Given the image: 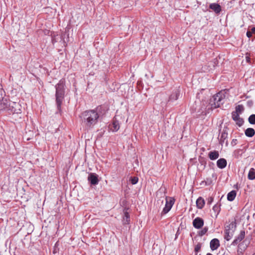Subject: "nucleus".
Segmentation results:
<instances>
[{"mask_svg": "<svg viewBox=\"0 0 255 255\" xmlns=\"http://www.w3.org/2000/svg\"><path fill=\"white\" fill-rule=\"evenodd\" d=\"M209 7L217 14H219L222 10L221 5L217 3H212L210 4Z\"/></svg>", "mask_w": 255, "mask_h": 255, "instance_id": "obj_11", "label": "nucleus"}, {"mask_svg": "<svg viewBox=\"0 0 255 255\" xmlns=\"http://www.w3.org/2000/svg\"><path fill=\"white\" fill-rule=\"evenodd\" d=\"M235 122L236 123V124L240 127H241L244 123L243 119L241 118L237 120V121H235Z\"/></svg>", "mask_w": 255, "mask_h": 255, "instance_id": "obj_30", "label": "nucleus"}, {"mask_svg": "<svg viewBox=\"0 0 255 255\" xmlns=\"http://www.w3.org/2000/svg\"><path fill=\"white\" fill-rule=\"evenodd\" d=\"M81 118L82 123L88 129L93 128L99 120L97 113L93 110L84 111L82 113Z\"/></svg>", "mask_w": 255, "mask_h": 255, "instance_id": "obj_1", "label": "nucleus"}, {"mask_svg": "<svg viewBox=\"0 0 255 255\" xmlns=\"http://www.w3.org/2000/svg\"><path fill=\"white\" fill-rule=\"evenodd\" d=\"M210 246L212 251L217 250L220 246L219 240L217 239H212L210 242Z\"/></svg>", "mask_w": 255, "mask_h": 255, "instance_id": "obj_14", "label": "nucleus"}, {"mask_svg": "<svg viewBox=\"0 0 255 255\" xmlns=\"http://www.w3.org/2000/svg\"><path fill=\"white\" fill-rule=\"evenodd\" d=\"M227 160L225 158H220L217 161V165L218 168L223 169L227 166Z\"/></svg>", "mask_w": 255, "mask_h": 255, "instance_id": "obj_16", "label": "nucleus"}, {"mask_svg": "<svg viewBox=\"0 0 255 255\" xmlns=\"http://www.w3.org/2000/svg\"><path fill=\"white\" fill-rule=\"evenodd\" d=\"M253 101L252 100H249L248 102H247V106L249 107H251L253 105Z\"/></svg>", "mask_w": 255, "mask_h": 255, "instance_id": "obj_38", "label": "nucleus"}, {"mask_svg": "<svg viewBox=\"0 0 255 255\" xmlns=\"http://www.w3.org/2000/svg\"><path fill=\"white\" fill-rule=\"evenodd\" d=\"M5 96L4 92L2 89H0V102L2 100V99L4 98Z\"/></svg>", "mask_w": 255, "mask_h": 255, "instance_id": "obj_33", "label": "nucleus"}, {"mask_svg": "<svg viewBox=\"0 0 255 255\" xmlns=\"http://www.w3.org/2000/svg\"><path fill=\"white\" fill-rule=\"evenodd\" d=\"M235 109L236 110L234 112L239 114H241L244 111V108L242 105H238Z\"/></svg>", "mask_w": 255, "mask_h": 255, "instance_id": "obj_24", "label": "nucleus"}, {"mask_svg": "<svg viewBox=\"0 0 255 255\" xmlns=\"http://www.w3.org/2000/svg\"><path fill=\"white\" fill-rule=\"evenodd\" d=\"M247 36L248 38H251L252 36V32L251 31H248L247 32Z\"/></svg>", "mask_w": 255, "mask_h": 255, "instance_id": "obj_39", "label": "nucleus"}, {"mask_svg": "<svg viewBox=\"0 0 255 255\" xmlns=\"http://www.w3.org/2000/svg\"><path fill=\"white\" fill-rule=\"evenodd\" d=\"M197 109V106H196V107H195L194 105H193L191 107V108H190V109H191V113H195V112L196 111V110H197V109Z\"/></svg>", "mask_w": 255, "mask_h": 255, "instance_id": "obj_37", "label": "nucleus"}, {"mask_svg": "<svg viewBox=\"0 0 255 255\" xmlns=\"http://www.w3.org/2000/svg\"><path fill=\"white\" fill-rule=\"evenodd\" d=\"M228 137V132L226 131V130L223 129L221 135L220 136V143L222 144L223 142H224L225 140Z\"/></svg>", "mask_w": 255, "mask_h": 255, "instance_id": "obj_22", "label": "nucleus"}, {"mask_svg": "<svg viewBox=\"0 0 255 255\" xmlns=\"http://www.w3.org/2000/svg\"><path fill=\"white\" fill-rule=\"evenodd\" d=\"M88 181L90 183L91 186L98 185L99 182L98 175L95 173H90L88 175Z\"/></svg>", "mask_w": 255, "mask_h": 255, "instance_id": "obj_8", "label": "nucleus"}, {"mask_svg": "<svg viewBox=\"0 0 255 255\" xmlns=\"http://www.w3.org/2000/svg\"><path fill=\"white\" fill-rule=\"evenodd\" d=\"M9 101L6 98H3L1 101L0 102V111L3 110L8 109Z\"/></svg>", "mask_w": 255, "mask_h": 255, "instance_id": "obj_17", "label": "nucleus"}, {"mask_svg": "<svg viewBox=\"0 0 255 255\" xmlns=\"http://www.w3.org/2000/svg\"><path fill=\"white\" fill-rule=\"evenodd\" d=\"M245 237V232L241 231L238 236L233 241L232 243V245H237L239 242L242 241Z\"/></svg>", "mask_w": 255, "mask_h": 255, "instance_id": "obj_13", "label": "nucleus"}, {"mask_svg": "<svg viewBox=\"0 0 255 255\" xmlns=\"http://www.w3.org/2000/svg\"><path fill=\"white\" fill-rule=\"evenodd\" d=\"M251 32H252V34H255V27H254L251 29Z\"/></svg>", "mask_w": 255, "mask_h": 255, "instance_id": "obj_41", "label": "nucleus"}, {"mask_svg": "<svg viewBox=\"0 0 255 255\" xmlns=\"http://www.w3.org/2000/svg\"><path fill=\"white\" fill-rule=\"evenodd\" d=\"M138 179L136 177H131L130 181L132 184L134 185L138 182Z\"/></svg>", "mask_w": 255, "mask_h": 255, "instance_id": "obj_31", "label": "nucleus"}, {"mask_svg": "<svg viewBox=\"0 0 255 255\" xmlns=\"http://www.w3.org/2000/svg\"><path fill=\"white\" fill-rule=\"evenodd\" d=\"M250 60V58L249 57H248L247 59V61L249 62Z\"/></svg>", "mask_w": 255, "mask_h": 255, "instance_id": "obj_43", "label": "nucleus"}, {"mask_svg": "<svg viewBox=\"0 0 255 255\" xmlns=\"http://www.w3.org/2000/svg\"><path fill=\"white\" fill-rule=\"evenodd\" d=\"M236 194L237 192L235 190L231 191L227 195V200L229 201H233L236 196Z\"/></svg>", "mask_w": 255, "mask_h": 255, "instance_id": "obj_21", "label": "nucleus"}, {"mask_svg": "<svg viewBox=\"0 0 255 255\" xmlns=\"http://www.w3.org/2000/svg\"><path fill=\"white\" fill-rule=\"evenodd\" d=\"M225 95L222 92L214 95L210 100V105L212 109L220 107L225 102Z\"/></svg>", "mask_w": 255, "mask_h": 255, "instance_id": "obj_3", "label": "nucleus"}, {"mask_svg": "<svg viewBox=\"0 0 255 255\" xmlns=\"http://www.w3.org/2000/svg\"><path fill=\"white\" fill-rule=\"evenodd\" d=\"M214 200V198L212 197H210L207 199V204L211 205Z\"/></svg>", "mask_w": 255, "mask_h": 255, "instance_id": "obj_35", "label": "nucleus"}, {"mask_svg": "<svg viewBox=\"0 0 255 255\" xmlns=\"http://www.w3.org/2000/svg\"><path fill=\"white\" fill-rule=\"evenodd\" d=\"M199 162L201 164V165H204V167H205L206 161H205V159H204L203 158L199 159Z\"/></svg>", "mask_w": 255, "mask_h": 255, "instance_id": "obj_34", "label": "nucleus"}, {"mask_svg": "<svg viewBox=\"0 0 255 255\" xmlns=\"http://www.w3.org/2000/svg\"><path fill=\"white\" fill-rule=\"evenodd\" d=\"M248 121L252 125H255V114L251 115L248 118Z\"/></svg>", "mask_w": 255, "mask_h": 255, "instance_id": "obj_25", "label": "nucleus"}, {"mask_svg": "<svg viewBox=\"0 0 255 255\" xmlns=\"http://www.w3.org/2000/svg\"><path fill=\"white\" fill-rule=\"evenodd\" d=\"M201 245L200 244L198 243V244H197L195 247V249H194V251L196 252V253H198L199 252L200 250H201Z\"/></svg>", "mask_w": 255, "mask_h": 255, "instance_id": "obj_32", "label": "nucleus"}, {"mask_svg": "<svg viewBox=\"0 0 255 255\" xmlns=\"http://www.w3.org/2000/svg\"><path fill=\"white\" fill-rule=\"evenodd\" d=\"M97 113L100 119L104 115H105L108 110V107L107 105H102L97 107L95 109H93Z\"/></svg>", "mask_w": 255, "mask_h": 255, "instance_id": "obj_7", "label": "nucleus"}, {"mask_svg": "<svg viewBox=\"0 0 255 255\" xmlns=\"http://www.w3.org/2000/svg\"><path fill=\"white\" fill-rule=\"evenodd\" d=\"M208 228L207 227H204L202 230H201L200 231H199V233H198V235L200 236H203V235H204L205 234H206V233L208 231Z\"/></svg>", "mask_w": 255, "mask_h": 255, "instance_id": "obj_28", "label": "nucleus"}, {"mask_svg": "<svg viewBox=\"0 0 255 255\" xmlns=\"http://www.w3.org/2000/svg\"><path fill=\"white\" fill-rule=\"evenodd\" d=\"M206 185H209L211 183V180L208 179H207V181H205Z\"/></svg>", "mask_w": 255, "mask_h": 255, "instance_id": "obj_40", "label": "nucleus"}, {"mask_svg": "<svg viewBox=\"0 0 255 255\" xmlns=\"http://www.w3.org/2000/svg\"><path fill=\"white\" fill-rule=\"evenodd\" d=\"M239 114H239V113H237V112H232V119L234 121H237V120H238L239 118H240Z\"/></svg>", "mask_w": 255, "mask_h": 255, "instance_id": "obj_26", "label": "nucleus"}, {"mask_svg": "<svg viewBox=\"0 0 255 255\" xmlns=\"http://www.w3.org/2000/svg\"><path fill=\"white\" fill-rule=\"evenodd\" d=\"M206 255H213L211 253H207Z\"/></svg>", "mask_w": 255, "mask_h": 255, "instance_id": "obj_44", "label": "nucleus"}, {"mask_svg": "<svg viewBox=\"0 0 255 255\" xmlns=\"http://www.w3.org/2000/svg\"><path fill=\"white\" fill-rule=\"evenodd\" d=\"M245 134L247 136L252 137L255 135V130L253 128H249L245 130Z\"/></svg>", "mask_w": 255, "mask_h": 255, "instance_id": "obj_19", "label": "nucleus"}, {"mask_svg": "<svg viewBox=\"0 0 255 255\" xmlns=\"http://www.w3.org/2000/svg\"><path fill=\"white\" fill-rule=\"evenodd\" d=\"M219 156V153L218 151L214 150L211 151L209 153V157L211 160H215L217 159Z\"/></svg>", "mask_w": 255, "mask_h": 255, "instance_id": "obj_20", "label": "nucleus"}, {"mask_svg": "<svg viewBox=\"0 0 255 255\" xmlns=\"http://www.w3.org/2000/svg\"><path fill=\"white\" fill-rule=\"evenodd\" d=\"M200 113L196 114L195 116H194V117H195L196 118H198V117L200 116Z\"/></svg>", "mask_w": 255, "mask_h": 255, "instance_id": "obj_42", "label": "nucleus"}, {"mask_svg": "<svg viewBox=\"0 0 255 255\" xmlns=\"http://www.w3.org/2000/svg\"><path fill=\"white\" fill-rule=\"evenodd\" d=\"M204 220L200 217H196L193 221V227L197 229H201L204 225Z\"/></svg>", "mask_w": 255, "mask_h": 255, "instance_id": "obj_9", "label": "nucleus"}, {"mask_svg": "<svg viewBox=\"0 0 255 255\" xmlns=\"http://www.w3.org/2000/svg\"><path fill=\"white\" fill-rule=\"evenodd\" d=\"M122 222L124 225L129 224L130 216L128 212V209H125L124 210V216L123 217Z\"/></svg>", "mask_w": 255, "mask_h": 255, "instance_id": "obj_12", "label": "nucleus"}, {"mask_svg": "<svg viewBox=\"0 0 255 255\" xmlns=\"http://www.w3.org/2000/svg\"><path fill=\"white\" fill-rule=\"evenodd\" d=\"M180 90L179 89H175L170 95L168 99V102H173L177 100L180 95Z\"/></svg>", "mask_w": 255, "mask_h": 255, "instance_id": "obj_10", "label": "nucleus"}, {"mask_svg": "<svg viewBox=\"0 0 255 255\" xmlns=\"http://www.w3.org/2000/svg\"><path fill=\"white\" fill-rule=\"evenodd\" d=\"M205 204V200L201 197H199L196 200V206L199 209H202L204 207Z\"/></svg>", "mask_w": 255, "mask_h": 255, "instance_id": "obj_18", "label": "nucleus"}, {"mask_svg": "<svg viewBox=\"0 0 255 255\" xmlns=\"http://www.w3.org/2000/svg\"><path fill=\"white\" fill-rule=\"evenodd\" d=\"M248 179L250 180L255 179V169L254 168H252L250 169L248 173Z\"/></svg>", "mask_w": 255, "mask_h": 255, "instance_id": "obj_23", "label": "nucleus"}, {"mask_svg": "<svg viewBox=\"0 0 255 255\" xmlns=\"http://www.w3.org/2000/svg\"><path fill=\"white\" fill-rule=\"evenodd\" d=\"M56 93V104L57 110L61 111V105L64 99L66 90L65 79L62 78L59 81V82L55 86Z\"/></svg>", "mask_w": 255, "mask_h": 255, "instance_id": "obj_2", "label": "nucleus"}, {"mask_svg": "<svg viewBox=\"0 0 255 255\" xmlns=\"http://www.w3.org/2000/svg\"><path fill=\"white\" fill-rule=\"evenodd\" d=\"M120 128L119 122L114 118L113 120L112 125H111V129L113 131H117Z\"/></svg>", "mask_w": 255, "mask_h": 255, "instance_id": "obj_15", "label": "nucleus"}, {"mask_svg": "<svg viewBox=\"0 0 255 255\" xmlns=\"http://www.w3.org/2000/svg\"><path fill=\"white\" fill-rule=\"evenodd\" d=\"M174 201L175 200L173 198H168L167 197H166V203L161 212L162 215L167 214L171 210L174 203Z\"/></svg>", "mask_w": 255, "mask_h": 255, "instance_id": "obj_6", "label": "nucleus"}, {"mask_svg": "<svg viewBox=\"0 0 255 255\" xmlns=\"http://www.w3.org/2000/svg\"><path fill=\"white\" fill-rule=\"evenodd\" d=\"M253 255H255V253Z\"/></svg>", "mask_w": 255, "mask_h": 255, "instance_id": "obj_45", "label": "nucleus"}, {"mask_svg": "<svg viewBox=\"0 0 255 255\" xmlns=\"http://www.w3.org/2000/svg\"><path fill=\"white\" fill-rule=\"evenodd\" d=\"M213 210L216 213V216L219 213L220 211V205L217 204L215 205L213 207Z\"/></svg>", "mask_w": 255, "mask_h": 255, "instance_id": "obj_27", "label": "nucleus"}, {"mask_svg": "<svg viewBox=\"0 0 255 255\" xmlns=\"http://www.w3.org/2000/svg\"><path fill=\"white\" fill-rule=\"evenodd\" d=\"M21 106L17 102L9 101L7 111L12 113L18 114L21 113Z\"/></svg>", "mask_w": 255, "mask_h": 255, "instance_id": "obj_5", "label": "nucleus"}, {"mask_svg": "<svg viewBox=\"0 0 255 255\" xmlns=\"http://www.w3.org/2000/svg\"><path fill=\"white\" fill-rule=\"evenodd\" d=\"M224 238L227 241H230L233 237L234 233L236 229V221L232 222L229 225L226 226L225 228Z\"/></svg>", "mask_w": 255, "mask_h": 255, "instance_id": "obj_4", "label": "nucleus"}, {"mask_svg": "<svg viewBox=\"0 0 255 255\" xmlns=\"http://www.w3.org/2000/svg\"><path fill=\"white\" fill-rule=\"evenodd\" d=\"M59 244L58 242H56L53 247V254H56L59 252V248H58Z\"/></svg>", "mask_w": 255, "mask_h": 255, "instance_id": "obj_29", "label": "nucleus"}, {"mask_svg": "<svg viewBox=\"0 0 255 255\" xmlns=\"http://www.w3.org/2000/svg\"><path fill=\"white\" fill-rule=\"evenodd\" d=\"M238 143V140L237 139H233L231 141V144L232 146H234L236 145Z\"/></svg>", "mask_w": 255, "mask_h": 255, "instance_id": "obj_36", "label": "nucleus"}]
</instances>
